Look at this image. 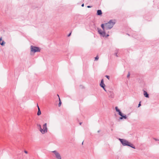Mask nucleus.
I'll return each mask as SVG.
<instances>
[{"instance_id":"obj_1","label":"nucleus","mask_w":159,"mask_h":159,"mask_svg":"<svg viewBox=\"0 0 159 159\" xmlns=\"http://www.w3.org/2000/svg\"><path fill=\"white\" fill-rule=\"evenodd\" d=\"M115 20H110L107 23L104 24L105 28L107 30L111 29L115 24Z\"/></svg>"},{"instance_id":"obj_2","label":"nucleus","mask_w":159,"mask_h":159,"mask_svg":"<svg viewBox=\"0 0 159 159\" xmlns=\"http://www.w3.org/2000/svg\"><path fill=\"white\" fill-rule=\"evenodd\" d=\"M119 139L123 146H128L134 149L135 148V146H134L133 144L131 143L126 140L121 139Z\"/></svg>"},{"instance_id":"obj_3","label":"nucleus","mask_w":159,"mask_h":159,"mask_svg":"<svg viewBox=\"0 0 159 159\" xmlns=\"http://www.w3.org/2000/svg\"><path fill=\"white\" fill-rule=\"evenodd\" d=\"M30 50L31 52L35 53L37 52H40V49L39 47L31 45L30 46Z\"/></svg>"},{"instance_id":"obj_4","label":"nucleus","mask_w":159,"mask_h":159,"mask_svg":"<svg viewBox=\"0 0 159 159\" xmlns=\"http://www.w3.org/2000/svg\"><path fill=\"white\" fill-rule=\"evenodd\" d=\"M47 132L48 129L47 127V123H46L43 125V129H41L40 132L42 134H44Z\"/></svg>"},{"instance_id":"obj_5","label":"nucleus","mask_w":159,"mask_h":159,"mask_svg":"<svg viewBox=\"0 0 159 159\" xmlns=\"http://www.w3.org/2000/svg\"><path fill=\"white\" fill-rule=\"evenodd\" d=\"M55 155V157L57 159H61V157L60 154L57 151H54L52 152Z\"/></svg>"},{"instance_id":"obj_6","label":"nucleus","mask_w":159,"mask_h":159,"mask_svg":"<svg viewBox=\"0 0 159 159\" xmlns=\"http://www.w3.org/2000/svg\"><path fill=\"white\" fill-rule=\"evenodd\" d=\"M100 86L102 88H104L105 86V85L104 83L103 80L102 79L101 80V83L100 84Z\"/></svg>"},{"instance_id":"obj_7","label":"nucleus","mask_w":159,"mask_h":159,"mask_svg":"<svg viewBox=\"0 0 159 159\" xmlns=\"http://www.w3.org/2000/svg\"><path fill=\"white\" fill-rule=\"evenodd\" d=\"M120 116H121V117H120L119 118V119L120 120H122L123 118H124L125 119H127V118L126 115L124 114H123Z\"/></svg>"},{"instance_id":"obj_8","label":"nucleus","mask_w":159,"mask_h":159,"mask_svg":"<svg viewBox=\"0 0 159 159\" xmlns=\"http://www.w3.org/2000/svg\"><path fill=\"white\" fill-rule=\"evenodd\" d=\"M143 94L144 96L147 98H149V95L148 94V93L146 92L145 91H143Z\"/></svg>"},{"instance_id":"obj_9","label":"nucleus","mask_w":159,"mask_h":159,"mask_svg":"<svg viewBox=\"0 0 159 159\" xmlns=\"http://www.w3.org/2000/svg\"><path fill=\"white\" fill-rule=\"evenodd\" d=\"M99 34L102 36L103 37H104L106 35V32L104 31L103 30V31H102V32H101V33H99Z\"/></svg>"},{"instance_id":"obj_10","label":"nucleus","mask_w":159,"mask_h":159,"mask_svg":"<svg viewBox=\"0 0 159 159\" xmlns=\"http://www.w3.org/2000/svg\"><path fill=\"white\" fill-rule=\"evenodd\" d=\"M37 107H38V111L37 114L38 116H39L41 114V112L40 110V108H39V107L38 104H37Z\"/></svg>"},{"instance_id":"obj_11","label":"nucleus","mask_w":159,"mask_h":159,"mask_svg":"<svg viewBox=\"0 0 159 159\" xmlns=\"http://www.w3.org/2000/svg\"><path fill=\"white\" fill-rule=\"evenodd\" d=\"M102 11L100 10H98L97 11V15H98L100 16L102 14Z\"/></svg>"},{"instance_id":"obj_12","label":"nucleus","mask_w":159,"mask_h":159,"mask_svg":"<svg viewBox=\"0 0 159 159\" xmlns=\"http://www.w3.org/2000/svg\"><path fill=\"white\" fill-rule=\"evenodd\" d=\"M37 126L39 128V131H40L41 129H42L41 125L40 124H37Z\"/></svg>"},{"instance_id":"obj_13","label":"nucleus","mask_w":159,"mask_h":159,"mask_svg":"<svg viewBox=\"0 0 159 159\" xmlns=\"http://www.w3.org/2000/svg\"><path fill=\"white\" fill-rule=\"evenodd\" d=\"M110 96L111 98H113L114 97V93L113 92H110Z\"/></svg>"},{"instance_id":"obj_14","label":"nucleus","mask_w":159,"mask_h":159,"mask_svg":"<svg viewBox=\"0 0 159 159\" xmlns=\"http://www.w3.org/2000/svg\"><path fill=\"white\" fill-rule=\"evenodd\" d=\"M105 25L104 24H102L101 25V27L103 30L104 31L105 30V27H104Z\"/></svg>"},{"instance_id":"obj_15","label":"nucleus","mask_w":159,"mask_h":159,"mask_svg":"<svg viewBox=\"0 0 159 159\" xmlns=\"http://www.w3.org/2000/svg\"><path fill=\"white\" fill-rule=\"evenodd\" d=\"M59 104H58V106L59 107H60L61 105V100H60V98H59Z\"/></svg>"},{"instance_id":"obj_16","label":"nucleus","mask_w":159,"mask_h":159,"mask_svg":"<svg viewBox=\"0 0 159 159\" xmlns=\"http://www.w3.org/2000/svg\"><path fill=\"white\" fill-rule=\"evenodd\" d=\"M5 43V42L4 41H2L1 43H0V44L3 46L4 45Z\"/></svg>"},{"instance_id":"obj_17","label":"nucleus","mask_w":159,"mask_h":159,"mask_svg":"<svg viewBox=\"0 0 159 159\" xmlns=\"http://www.w3.org/2000/svg\"><path fill=\"white\" fill-rule=\"evenodd\" d=\"M115 109H116V111L117 112H119V111H120V110L117 107H116Z\"/></svg>"},{"instance_id":"obj_18","label":"nucleus","mask_w":159,"mask_h":159,"mask_svg":"<svg viewBox=\"0 0 159 159\" xmlns=\"http://www.w3.org/2000/svg\"><path fill=\"white\" fill-rule=\"evenodd\" d=\"M98 32L99 34V33H101V32H102V31L101 30V29H99L98 28Z\"/></svg>"},{"instance_id":"obj_19","label":"nucleus","mask_w":159,"mask_h":159,"mask_svg":"<svg viewBox=\"0 0 159 159\" xmlns=\"http://www.w3.org/2000/svg\"><path fill=\"white\" fill-rule=\"evenodd\" d=\"M99 58L97 56L95 58V60H97Z\"/></svg>"},{"instance_id":"obj_20","label":"nucleus","mask_w":159,"mask_h":159,"mask_svg":"<svg viewBox=\"0 0 159 159\" xmlns=\"http://www.w3.org/2000/svg\"><path fill=\"white\" fill-rule=\"evenodd\" d=\"M118 114L119 115L121 116L122 115L123 113L120 111L118 112Z\"/></svg>"},{"instance_id":"obj_21","label":"nucleus","mask_w":159,"mask_h":159,"mask_svg":"<svg viewBox=\"0 0 159 159\" xmlns=\"http://www.w3.org/2000/svg\"><path fill=\"white\" fill-rule=\"evenodd\" d=\"M105 77H106L108 80H109V79H110V76H109L107 75H106L105 76Z\"/></svg>"},{"instance_id":"obj_22","label":"nucleus","mask_w":159,"mask_h":159,"mask_svg":"<svg viewBox=\"0 0 159 159\" xmlns=\"http://www.w3.org/2000/svg\"><path fill=\"white\" fill-rule=\"evenodd\" d=\"M115 52H116V53H118V52H119V49H116L115 51Z\"/></svg>"},{"instance_id":"obj_23","label":"nucleus","mask_w":159,"mask_h":159,"mask_svg":"<svg viewBox=\"0 0 159 159\" xmlns=\"http://www.w3.org/2000/svg\"><path fill=\"white\" fill-rule=\"evenodd\" d=\"M117 53H116V52H115V53H114V54L115 55L116 57H118V55H117Z\"/></svg>"},{"instance_id":"obj_24","label":"nucleus","mask_w":159,"mask_h":159,"mask_svg":"<svg viewBox=\"0 0 159 159\" xmlns=\"http://www.w3.org/2000/svg\"><path fill=\"white\" fill-rule=\"evenodd\" d=\"M130 75V73H129V72L128 74L127 75V77L129 78V77Z\"/></svg>"},{"instance_id":"obj_25","label":"nucleus","mask_w":159,"mask_h":159,"mask_svg":"<svg viewBox=\"0 0 159 159\" xmlns=\"http://www.w3.org/2000/svg\"><path fill=\"white\" fill-rule=\"evenodd\" d=\"M141 106V102H139V105H138V107H139L140 106Z\"/></svg>"},{"instance_id":"obj_26","label":"nucleus","mask_w":159,"mask_h":159,"mask_svg":"<svg viewBox=\"0 0 159 159\" xmlns=\"http://www.w3.org/2000/svg\"><path fill=\"white\" fill-rule=\"evenodd\" d=\"M91 7H92V6H87V7H88V8H91Z\"/></svg>"},{"instance_id":"obj_27","label":"nucleus","mask_w":159,"mask_h":159,"mask_svg":"<svg viewBox=\"0 0 159 159\" xmlns=\"http://www.w3.org/2000/svg\"><path fill=\"white\" fill-rule=\"evenodd\" d=\"M24 152H25V153H26V154H27V153H28V152H27V151H25H25H24Z\"/></svg>"},{"instance_id":"obj_28","label":"nucleus","mask_w":159,"mask_h":159,"mask_svg":"<svg viewBox=\"0 0 159 159\" xmlns=\"http://www.w3.org/2000/svg\"><path fill=\"white\" fill-rule=\"evenodd\" d=\"M71 32L68 35V37H69L70 35H71Z\"/></svg>"},{"instance_id":"obj_29","label":"nucleus","mask_w":159,"mask_h":159,"mask_svg":"<svg viewBox=\"0 0 159 159\" xmlns=\"http://www.w3.org/2000/svg\"><path fill=\"white\" fill-rule=\"evenodd\" d=\"M105 91H107L105 88V87H104V88H102Z\"/></svg>"},{"instance_id":"obj_30","label":"nucleus","mask_w":159,"mask_h":159,"mask_svg":"<svg viewBox=\"0 0 159 159\" xmlns=\"http://www.w3.org/2000/svg\"><path fill=\"white\" fill-rule=\"evenodd\" d=\"M84 6V3H83V4H82V5H81L82 7H83Z\"/></svg>"},{"instance_id":"obj_31","label":"nucleus","mask_w":159,"mask_h":159,"mask_svg":"<svg viewBox=\"0 0 159 159\" xmlns=\"http://www.w3.org/2000/svg\"><path fill=\"white\" fill-rule=\"evenodd\" d=\"M82 122H80V125H81V124H82Z\"/></svg>"},{"instance_id":"obj_32","label":"nucleus","mask_w":159,"mask_h":159,"mask_svg":"<svg viewBox=\"0 0 159 159\" xmlns=\"http://www.w3.org/2000/svg\"><path fill=\"white\" fill-rule=\"evenodd\" d=\"M109 36V35L108 34H107V37H108Z\"/></svg>"},{"instance_id":"obj_33","label":"nucleus","mask_w":159,"mask_h":159,"mask_svg":"<svg viewBox=\"0 0 159 159\" xmlns=\"http://www.w3.org/2000/svg\"><path fill=\"white\" fill-rule=\"evenodd\" d=\"M100 132V130H98V133H99Z\"/></svg>"},{"instance_id":"obj_34","label":"nucleus","mask_w":159,"mask_h":159,"mask_svg":"<svg viewBox=\"0 0 159 159\" xmlns=\"http://www.w3.org/2000/svg\"><path fill=\"white\" fill-rule=\"evenodd\" d=\"M57 96L58 97H59V95L58 94H57Z\"/></svg>"},{"instance_id":"obj_35","label":"nucleus","mask_w":159,"mask_h":159,"mask_svg":"<svg viewBox=\"0 0 159 159\" xmlns=\"http://www.w3.org/2000/svg\"><path fill=\"white\" fill-rule=\"evenodd\" d=\"M83 144V142L82 143V144Z\"/></svg>"}]
</instances>
